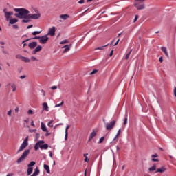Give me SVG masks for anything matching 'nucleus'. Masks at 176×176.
I'll return each mask as SVG.
<instances>
[{
    "instance_id": "1",
    "label": "nucleus",
    "mask_w": 176,
    "mask_h": 176,
    "mask_svg": "<svg viewBox=\"0 0 176 176\" xmlns=\"http://www.w3.org/2000/svg\"><path fill=\"white\" fill-rule=\"evenodd\" d=\"M15 17L23 19L22 23H30L31 20H36L41 17V14H30V11L25 8H14Z\"/></svg>"
},
{
    "instance_id": "2",
    "label": "nucleus",
    "mask_w": 176,
    "mask_h": 176,
    "mask_svg": "<svg viewBox=\"0 0 176 176\" xmlns=\"http://www.w3.org/2000/svg\"><path fill=\"white\" fill-rule=\"evenodd\" d=\"M146 0H135L134 6L138 9V10H142L145 9V2Z\"/></svg>"
},
{
    "instance_id": "3",
    "label": "nucleus",
    "mask_w": 176,
    "mask_h": 176,
    "mask_svg": "<svg viewBox=\"0 0 176 176\" xmlns=\"http://www.w3.org/2000/svg\"><path fill=\"white\" fill-rule=\"evenodd\" d=\"M28 155H30V150H25L21 156V157L17 160L16 163L20 164L21 163V162H24Z\"/></svg>"
},
{
    "instance_id": "4",
    "label": "nucleus",
    "mask_w": 176,
    "mask_h": 176,
    "mask_svg": "<svg viewBox=\"0 0 176 176\" xmlns=\"http://www.w3.org/2000/svg\"><path fill=\"white\" fill-rule=\"evenodd\" d=\"M28 146V136L24 140L23 142L21 145L19 149L18 150V153H19V152H22V151H24Z\"/></svg>"
},
{
    "instance_id": "5",
    "label": "nucleus",
    "mask_w": 176,
    "mask_h": 176,
    "mask_svg": "<svg viewBox=\"0 0 176 176\" xmlns=\"http://www.w3.org/2000/svg\"><path fill=\"white\" fill-rule=\"evenodd\" d=\"M115 124H116V120H113L110 123H106L105 124L106 130H112V129L115 127Z\"/></svg>"
},
{
    "instance_id": "6",
    "label": "nucleus",
    "mask_w": 176,
    "mask_h": 176,
    "mask_svg": "<svg viewBox=\"0 0 176 176\" xmlns=\"http://www.w3.org/2000/svg\"><path fill=\"white\" fill-rule=\"evenodd\" d=\"M16 58H18L19 60H21L22 61H24V63H30L31 60L27 57H24L21 56V54H17L16 56Z\"/></svg>"
},
{
    "instance_id": "7",
    "label": "nucleus",
    "mask_w": 176,
    "mask_h": 176,
    "mask_svg": "<svg viewBox=\"0 0 176 176\" xmlns=\"http://www.w3.org/2000/svg\"><path fill=\"white\" fill-rule=\"evenodd\" d=\"M47 41H49V37H47V35L41 36L39 39V42L42 45H45V43H47Z\"/></svg>"
},
{
    "instance_id": "8",
    "label": "nucleus",
    "mask_w": 176,
    "mask_h": 176,
    "mask_svg": "<svg viewBox=\"0 0 176 176\" xmlns=\"http://www.w3.org/2000/svg\"><path fill=\"white\" fill-rule=\"evenodd\" d=\"M47 35H50V36H54V35H56V27L50 28L47 36Z\"/></svg>"
},
{
    "instance_id": "9",
    "label": "nucleus",
    "mask_w": 176,
    "mask_h": 176,
    "mask_svg": "<svg viewBox=\"0 0 176 176\" xmlns=\"http://www.w3.org/2000/svg\"><path fill=\"white\" fill-rule=\"evenodd\" d=\"M43 144H45V141L43 140L38 141L34 146L35 151H38V149L41 148V145H43Z\"/></svg>"
},
{
    "instance_id": "10",
    "label": "nucleus",
    "mask_w": 176,
    "mask_h": 176,
    "mask_svg": "<svg viewBox=\"0 0 176 176\" xmlns=\"http://www.w3.org/2000/svg\"><path fill=\"white\" fill-rule=\"evenodd\" d=\"M30 49H34L35 47H36V46H38V43L34 41V42H32L30 43H29L28 45Z\"/></svg>"
},
{
    "instance_id": "11",
    "label": "nucleus",
    "mask_w": 176,
    "mask_h": 176,
    "mask_svg": "<svg viewBox=\"0 0 176 176\" xmlns=\"http://www.w3.org/2000/svg\"><path fill=\"white\" fill-rule=\"evenodd\" d=\"M71 46H72V44H70V45H66L63 48L65 49L63 51V53H67V52H69L71 50Z\"/></svg>"
},
{
    "instance_id": "12",
    "label": "nucleus",
    "mask_w": 176,
    "mask_h": 176,
    "mask_svg": "<svg viewBox=\"0 0 176 176\" xmlns=\"http://www.w3.org/2000/svg\"><path fill=\"white\" fill-rule=\"evenodd\" d=\"M41 50H42V46L38 45L36 47V48L34 50H33L32 54H36V53H38V52H41Z\"/></svg>"
},
{
    "instance_id": "13",
    "label": "nucleus",
    "mask_w": 176,
    "mask_h": 176,
    "mask_svg": "<svg viewBox=\"0 0 176 176\" xmlns=\"http://www.w3.org/2000/svg\"><path fill=\"white\" fill-rule=\"evenodd\" d=\"M8 86H11L12 89V91L14 92L17 89V87L16 86V84L10 82Z\"/></svg>"
},
{
    "instance_id": "14",
    "label": "nucleus",
    "mask_w": 176,
    "mask_h": 176,
    "mask_svg": "<svg viewBox=\"0 0 176 176\" xmlns=\"http://www.w3.org/2000/svg\"><path fill=\"white\" fill-rule=\"evenodd\" d=\"M18 21H19V19L16 18H12L10 19L9 24H11V25L16 24V23H17Z\"/></svg>"
},
{
    "instance_id": "15",
    "label": "nucleus",
    "mask_w": 176,
    "mask_h": 176,
    "mask_svg": "<svg viewBox=\"0 0 176 176\" xmlns=\"http://www.w3.org/2000/svg\"><path fill=\"white\" fill-rule=\"evenodd\" d=\"M60 19H61L62 20H68V19H69V15L65 14H61L60 15Z\"/></svg>"
},
{
    "instance_id": "16",
    "label": "nucleus",
    "mask_w": 176,
    "mask_h": 176,
    "mask_svg": "<svg viewBox=\"0 0 176 176\" xmlns=\"http://www.w3.org/2000/svg\"><path fill=\"white\" fill-rule=\"evenodd\" d=\"M166 168L164 166H162V168H157L155 173H160L161 174L164 173L166 171Z\"/></svg>"
},
{
    "instance_id": "17",
    "label": "nucleus",
    "mask_w": 176,
    "mask_h": 176,
    "mask_svg": "<svg viewBox=\"0 0 176 176\" xmlns=\"http://www.w3.org/2000/svg\"><path fill=\"white\" fill-rule=\"evenodd\" d=\"M43 109H44V111H46L47 112H49V106L47 105V103H43Z\"/></svg>"
},
{
    "instance_id": "18",
    "label": "nucleus",
    "mask_w": 176,
    "mask_h": 176,
    "mask_svg": "<svg viewBox=\"0 0 176 176\" xmlns=\"http://www.w3.org/2000/svg\"><path fill=\"white\" fill-rule=\"evenodd\" d=\"M97 135V133H96L94 131L90 134V136L89 138V141H91L93 140L94 137H96Z\"/></svg>"
},
{
    "instance_id": "19",
    "label": "nucleus",
    "mask_w": 176,
    "mask_h": 176,
    "mask_svg": "<svg viewBox=\"0 0 176 176\" xmlns=\"http://www.w3.org/2000/svg\"><path fill=\"white\" fill-rule=\"evenodd\" d=\"M71 127V126L67 125L66 129H65V140H67L68 139V129Z\"/></svg>"
},
{
    "instance_id": "20",
    "label": "nucleus",
    "mask_w": 176,
    "mask_h": 176,
    "mask_svg": "<svg viewBox=\"0 0 176 176\" xmlns=\"http://www.w3.org/2000/svg\"><path fill=\"white\" fill-rule=\"evenodd\" d=\"M3 12L5 13L6 21H8L10 19V14H9V12H6V10H4Z\"/></svg>"
},
{
    "instance_id": "21",
    "label": "nucleus",
    "mask_w": 176,
    "mask_h": 176,
    "mask_svg": "<svg viewBox=\"0 0 176 176\" xmlns=\"http://www.w3.org/2000/svg\"><path fill=\"white\" fill-rule=\"evenodd\" d=\"M161 50L162 52H164V54L166 55V56L168 57V52H167V48H166V47H162Z\"/></svg>"
},
{
    "instance_id": "22",
    "label": "nucleus",
    "mask_w": 176,
    "mask_h": 176,
    "mask_svg": "<svg viewBox=\"0 0 176 176\" xmlns=\"http://www.w3.org/2000/svg\"><path fill=\"white\" fill-rule=\"evenodd\" d=\"M49 148V145L47 144H40V149H47Z\"/></svg>"
},
{
    "instance_id": "23",
    "label": "nucleus",
    "mask_w": 176,
    "mask_h": 176,
    "mask_svg": "<svg viewBox=\"0 0 176 176\" xmlns=\"http://www.w3.org/2000/svg\"><path fill=\"white\" fill-rule=\"evenodd\" d=\"M32 171H34L33 167H28V175H31L32 174Z\"/></svg>"
},
{
    "instance_id": "24",
    "label": "nucleus",
    "mask_w": 176,
    "mask_h": 176,
    "mask_svg": "<svg viewBox=\"0 0 176 176\" xmlns=\"http://www.w3.org/2000/svg\"><path fill=\"white\" fill-rule=\"evenodd\" d=\"M44 168L47 171V174H50V168L49 165L44 164Z\"/></svg>"
},
{
    "instance_id": "25",
    "label": "nucleus",
    "mask_w": 176,
    "mask_h": 176,
    "mask_svg": "<svg viewBox=\"0 0 176 176\" xmlns=\"http://www.w3.org/2000/svg\"><path fill=\"white\" fill-rule=\"evenodd\" d=\"M41 130L43 131H47V129L46 128V125L43 122H41Z\"/></svg>"
},
{
    "instance_id": "26",
    "label": "nucleus",
    "mask_w": 176,
    "mask_h": 176,
    "mask_svg": "<svg viewBox=\"0 0 176 176\" xmlns=\"http://www.w3.org/2000/svg\"><path fill=\"white\" fill-rule=\"evenodd\" d=\"M107 46H109V44H107V45H104V46L96 47V48H95V50H104V47H107Z\"/></svg>"
},
{
    "instance_id": "27",
    "label": "nucleus",
    "mask_w": 176,
    "mask_h": 176,
    "mask_svg": "<svg viewBox=\"0 0 176 176\" xmlns=\"http://www.w3.org/2000/svg\"><path fill=\"white\" fill-rule=\"evenodd\" d=\"M148 171H156V164H154L152 167L149 168Z\"/></svg>"
},
{
    "instance_id": "28",
    "label": "nucleus",
    "mask_w": 176,
    "mask_h": 176,
    "mask_svg": "<svg viewBox=\"0 0 176 176\" xmlns=\"http://www.w3.org/2000/svg\"><path fill=\"white\" fill-rule=\"evenodd\" d=\"M35 164H36L35 162L32 161V162L28 165V167H32V166H35Z\"/></svg>"
},
{
    "instance_id": "29",
    "label": "nucleus",
    "mask_w": 176,
    "mask_h": 176,
    "mask_svg": "<svg viewBox=\"0 0 176 176\" xmlns=\"http://www.w3.org/2000/svg\"><path fill=\"white\" fill-rule=\"evenodd\" d=\"M69 41L68 40H63L62 41H60V45H65V43H69Z\"/></svg>"
},
{
    "instance_id": "30",
    "label": "nucleus",
    "mask_w": 176,
    "mask_h": 176,
    "mask_svg": "<svg viewBox=\"0 0 176 176\" xmlns=\"http://www.w3.org/2000/svg\"><path fill=\"white\" fill-rule=\"evenodd\" d=\"M127 120H128V119H127V114H126L125 116V118H124V123H123L124 126H126V124H127Z\"/></svg>"
},
{
    "instance_id": "31",
    "label": "nucleus",
    "mask_w": 176,
    "mask_h": 176,
    "mask_svg": "<svg viewBox=\"0 0 176 176\" xmlns=\"http://www.w3.org/2000/svg\"><path fill=\"white\" fill-rule=\"evenodd\" d=\"M132 50H131L130 52L126 54L125 58L126 60H129V58L130 57V54H131Z\"/></svg>"
},
{
    "instance_id": "32",
    "label": "nucleus",
    "mask_w": 176,
    "mask_h": 176,
    "mask_svg": "<svg viewBox=\"0 0 176 176\" xmlns=\"http://www.w3.org/2000/svg\"><path fill=\"white\" fill-rule=\"evenodd\" d=\"M28 41H30V38L26 39L22 42V43H23V47H25V46H27V43H25V42H28Z\"/></svg>"
},
{
    "instance_id": "33",
    "label": "nucleus",
    "mask_w": 176,
    "mask_h": 176,
    "mask_svg": "<svg viewBox=\"0 0 176 176\" xmlns=\"http://www.w3.org/2000/svg\"><path fill=\"white\" fill-rule=\"evenodd\" d=\"M97 72H98V70L94 69L90 73V75H94V74H97Z\"/></svg>"
},
{
    "instance_id": "34",
    "label": "nucleus",
    "mask_w": 176,
    "mask_h": 176,
    "mask_svg": "<svg viewBox=\"0 0 176 176\" xmlns=\"http://www.w3.org/2000/svg\"><path fill=\"white\" fill-rule=\"evenodd\" d=\"M84 157H85V159L84 160V162H89V159L87 158V154H84Z\"/></svg>"
},
{
    "instance_id": "35",
    "label": "nucleus",
    "mask_w": 176,
    "mask_h": 176,
    "mask_svg": "<svg viewBox=\"0 0 176 176\" xmlns=\"http://www.w3.org/2000/svg\"><path fill=\"white\" fill-rule=\"evenodd\" d=\"M32 34V35H39V34H41V32L35 31L33 32Z\"/></svg>"
},
{
    "instance_id": "36",
    "label": "nucleus",
    "mask_w": 176,
    "mask_h": 176,
    "mask_svg": "<svg viewBox=\"0 0 176 176\" xmlns=\"http://www.w3.org/2000/svg\"><path fill=\"white\" fill-rule=\"evenodd\" d=\"M62 105H64V101H62V102L58 104H56L55 107H62Z\"/></svg>"
},
{
    "instance_id": "37",
    "label": "nucleus",
    "mask_w": 176,
    "mask_h": 176,
    "mask_svg": "<svg viewBox=\"0 0 176 176\" xmlns=\"http://www.w3.org/2000/svg\"><path fill=\"white\" fill-rule=\"evenodd\" d=\"M28 115H34V111L30 109L28 111Z\"/></svg>"
},
{
    "instance_id": "38",
    "label": "nucleus",
    "mask_w": 176,
    "mask_h": 176,
    "mask_svg": "<svg viewBox=\"0 0 176 176\" xmlns=\"http://www.w3.org/2000/svg\"><path fill=\"white\" fill-rule=\"evenodd\" d=\"M0 45H1V49H5V47H3V45H5V42H3V41H0Z\"/></svg>"
},
{
    "instance_id": "39",
    "label": "nucleus",
    "mask_w": 176,
    "mask_h": 176,
    "mask_svg": "<svg viewBox=\"0 0 176 176\" xmlns=\"http://www.w3.org/2000/svg\"><path fill=\"white\" fill-rule=\"evenodd\" d=\"M53 121H50L49 123H48V127H53Z\"/></svg>"
},
{
    "instance_id": "40",
    "label": "nucleus",
    "mask_w": 176,
    "mask_h": 176,
    "mask_svg": "<svg viewBox=\"0 0 176 176\" xmlns=\"http://www.w3.org/2000/svg\"><path fill=\"white\" fill-rule=\"evenodd\" d=\"M12 28H14V30H19V25H12Z\"/></svg>"
},
{
    "instance_id": "41",
    "label": "nucleus",
    "mask_w": 176,
    "mask_h": 176,
    "mask_svg": "<svg viewBox=\"0 0 176 176\" xmlns=\"http://www.w3.org/2000/svg\"><path fill=\"white\" fill-rule=\"evenodd\" d=\"M151 157H153V159H155V157H159V155L157 154H154L151 155Z\"/></svg>"
},
{
    "instance_id": "42",
    "label": "nucleus",
    "mask_w": 176,
    "mask_h": 176,
    "mask_svg": "<svg viewBox=\"0 0 176 176\" xmlns=\"http://www.w3.org/2000/svg\"><path fill=\"white\" fill-rule=\"evenodd\" d=\"M104 137L101 138L100 139L99 144H102V143L104 142Z\"/></svg>"
},
{
    "instance_id": "43",
    "label": "nucleus",
    "mask_w": 176,
    "mask_h": 176,
    "mask_svg": "<svg viewBox=\"0 0 176 176\" xmlns=\"http://www.w3.org/2000/svg\"><path fill=\"white\" fill-rule=\"evenodd\" d=\"M138 20V15H135V19L133 20V23H135Z\"/></svg>"
},
{
    "instance_id": "44",
    "label": "nucleus",
    "mask_w": 176,
    "mask_h": 176,
    "mask_svg": "<svg viewBox=\"0 0 176 176\" xmlns=\"http://www.w3.org/2000/svg\"><path fill=\"white\" fill-rule=\"evenodd\" d=\"M7 114L8 116H12V110H10L9 111H8Z\"/></svg>"
},
{
    "instance_id": "45",
    "label": "nucleus",
    "mask_w": 176,
    "mask_h": 176,
    "mask_svg": "<svg viewBox=\"0 0 176 176\" xmlns=\"http://www.w3.org/2000/svg\"><path fill=\"white\" fill-rule=\"evenodd\" d=\"M45 136L46 137H49V135H50V133H49V131H45Z\"/></svg>"
},
{
    "instance_id": "46",
    "label": "nucleus",
    "mask_w": 176,
    "mask_h": 176,
    "mask_svg": "<svg viewBox=\"0 0 176 176\" xmlns=\"http://www.w3.org/2000/svg\"><path fill=\"white\" fill-rule=\"evenodd\" d=\"M119 135H120V129L118 130L117 135L116 137V138H118V137H119Z\"/></svg>"
},
{
    "instance_id": "47",
    "label": "nucleus",
    "mask_w": 176,
    "mask_h": 176,
    "mask_svg": "<svg viewBox=\"0 0 176 176\" xmlns=\"http://www.w3.org/2000/svg\"><path fill=\"white\" fill-rule=\"evenodd\" d=\"M51 89H52V90H56L57 86H52V87H51Z\"/></svg>"
},
{
    "instance_id": "48",
    "label": "nucleus",
    "mask_w": 176,
    "mask_h": 176,
    "mask_svg": "<svg viewBox=\"0 0 176 176\" xmlns=\"http://www.w3.org/2000/svg\"><path fill=\"white\" fill-rule=\"evenodd\" d=\"M78 3H80V5H82V3H85V0H80L78 1Z\"/></svg>"
},
{
    "instance_id": "49",
    "label": "nucleus",
    "mask_w": 176,
    "mask_h": 176,
    "mask_svg": "<svg viewBox=\"0 0 176 176\" xmlns=\"http://www.w3.org/2000/svg\"><path fill=\"white\" fill-rule=\"evenodd\" d=\"M31 60H32V61H36V58H35V56H32V57H31Z\"/></svg>"
},
{
    "instance_id": "50",
    "label": "nucleus",
    "mask_w": 176,
    "mask_h": 176,
    "mask_svg": "<svg viewBox=\"0 0 176 176\" xmlns=\"http://www.w3.org/2000/svg\"><path fill=\"white\" fill-rule=\"evenodd\" d=\"M120 39H118L117 42H116V43L114 44V46H117V45L119 43Z\"/></svg>"
},
{
    "instance_id": "51",
    "label": "nucleus",
    "mask_w": 176,
    "mask_h": 176,
    "mask_svg": "<svg viewBox=\"0 0 176 176\" xmlns=\"http://www.w3.org/2000/svg\"><path fill=\"white\" fill-rule=\"evenodd\" d=\"M160 63H163V57H160L159 59Z\"/></svg>"
},
{
    "instance_id": "52",
    "label": "nucleus",
    "mask_w": 176,
    "mask_h": 176,
    "mask_svg": "<svg viewBox=\"0 0 176 176\" xmlns=\"http://www.w3.org/2000/svg\"><path fill=\"white\" fill-rule=\"evenodd\" d=\"M113 55V50H111V52H110L109 56L112 57Z\"/></svg>"
},
{
    "instance_id": "53",
    "label": "nucleus",
    "mask_w": 176,
    "mask_h": 176,
    "mask_svg": "<svg viewBox=\"0 0 176 176\" xmlns=\"http://www.w3.org/2000/svg\"><path fill=\"white\" fill-rule=\"evenodd\" d=\"M152 162H159V160L153 158Z\"/></svg>"
},
{
    "instance_id": "54",
    "label": "nucleus",
    "mask_w": 176,
    "mask_h": 176,
    "mask_svg": "<svg viewBox=\"0 0 176 176\" xmlns=\"http://www.w3.org/2000/svg\"><path fill=\"white\" fill-rule=\"evenodd\" d=\"M31 126H32V127H35V124H34V121H32Z\"/></svg>"
},
{
    "instance_id": "55",
    "label": "nucleus",
    "mask_w": 176,
    "mask_h": 176,
    "mask_svg": "<svg viewBox=\"0 0 176 176\" xmlns=\"http://www.w3.org/2000/svg\"><path fill=\"white\" fill-rule=\"evenodd\" d=\"M8 13L10 16H13V12H8Z\"/></svg>"
},
{
    "instance_id": "56",
    "label": "nucleus",
    "mask_w": 176,
    "mask_h": 176,
    "mask_svg": "<svg viewBox=\"0 0 176 176\" xmlns=\"http://www.w3.org/2000/svg\"><path fill=\"white\" fill-rule=\"evenodd\" d=\"M20 79H25V76H21Z\"/></svg>"
},
{
    "instance_id": "57",
    "label": "nucleus",
    "mask_w": 176,
    "mask_h": 176,
    "mask_svg": "<svg viewBox=\"0 0 176 176\" xmlns=\"http://www.w3.org/2000/svg\"><path fill=\"white\" fill-rule=\"evenodd\" d=\"M34 39H41V36H35L34 38Z\"/></svg>"
},
{
    "instance_id": "58",
    "label": "nucleus",
    "mask_w": 176,
    "mask_h": 176,
    "mask_svg": "<svg viewBox=\"0 0 176 176\" xmlns=\"http://www.w3.org/2000/svg\"><path fill=\"white\" fill-rule=\"evenodd\" d=\"M32 27H33L32 25H31L28 26L27 28H28V30H30V28H32Z\"/></svg>"
},
{
    "instance_id": "59",
    "label": "nucleus",
    "mask_w": 176,
    "mask_h": 176,
    "mask_svg": "<svg viewBox=\"0 0 176 176\" xmlns=\"http://www.w3.org/2000/svg\"><path fill=\"white\" fill-rule=\"evenodd\" d=\"M15 112H19V107H16V108L15 109Z\"/></svg>"
},
{
    "instance_id": "60",
    "label": "nucleus",
    "mask_w": 176,
    "mask_h": 176,
    "mask_svg": "<svg viewBox=\"0 0 176 176\" xmlns=\"http://www.w3.org/2000/svg\"><path fill=\"white\" fill-rule=\"evenodd\" d=\"M7 176H13V173L8 174Z\"/></svg>"
},
{
    "instance_id": "61",
    "label": "nucleus",
    "mask_w": 176,
    "mask_h": 176,
    "mask_svg": "<svg viewBox=\"0 0 176 176\" xmlns=\"http://www.w3.org/2000/svg\"><path fill=\"white\" fill-rule=\"evenodd\" d=\"M92 1L93 0H87V3H89V2H92Z\"/></svg>"
},
{
    "instance_id": "62",
    "label": "nucleus",
    "mask_w": 176,
    "mask_h": 176,
    "mask_svg": "<svg viewBox=\"0 0 176 176\" xmlns=\"http://www.w3.org/2000/svg\"><path fill=\"white\" fill-rule=\"evenodd\" d=\"M50 157H53V155L52 154V152H50Z\"/></svg>"
},
{
    "instance_id": "63",
    "label": "nucleus",
    "mask_w": 176,
    "mask_h": 176,
    "mask_svg": "<svg viewBox=\"0 0 176 176\" xmlns=\"http://www.w3.org/2000/svg\"><path fill=\"white\" fill-rule=\"evenodd\" d=\"M116 148H117V151H120V148H119V146H117Z\"/></svg>"
},
{
    "instance_id": "64",
    "label": "nucleus",
    "mask_w": 176,
    "mask_h": 176,
    "mask_svg": "<svg viewBox=\"0 0 176 176\" xmlns=\"http://www.w3.org/2000/svg\"><path fill=\"white\" fill-rule=\"evenodd\" d=\"M120 35H122V33H119L118 35V38H119V36H120Z\"/></svg>"
}]
</instances>
